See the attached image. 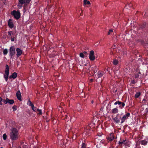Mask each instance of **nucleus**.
<instances>
[{"label": "nucleus", "instance_id": "1", "mask_svg": "<svg viewBox=\"0 0 148 148\" xmlns=\"http://www.w3.org/2000/svg\"><path fill=\"white\" fill-rule=\"evenodd\" d=\"M10 136L12 140H17L18 136V132L17 129L14 128H12L10 130Z\"/></svg>", "mask_w": 148, "mask_h": 148}, {"label": "nucleus", "instance_id": "2", "mask_svg": "<svg viewBox=\"0 0 148 148\" xmlns=\"http://www.w3.org/2000/svg\"><path fill=\"white\" fill-rule=\"evenodd\" d=\"M11 14L14 16L16 19H18L20 16V13L18 11H16L15 10H13L11 12Z\"/></svg>", "mask_w": 148, "mask_h": 148}, {"label": "nucleus", "instance_id": "3", "mask_svg": "<svg viewBox=\"0 0 148 148\" xmlns=\"http://www.w3.org/2000/svg\"><path fill=\"white\" fill-rule=\"evenodd\" d=\"M121 119V116L119 114H118L115 117L112 118L114 121L116 123L120 122Z\"/></svg>", "mask_w": 148, "mask_h": 148}, {"label": "nucleus", "instance_id": "4", "mask_svg": "<svg viewBox=\"0 0 148 148\" xmlns=\"http://www.w3.org/2000/svg\"><path fill=\"white\" fill-rule=\"evenodd\" d=\"M9 51L10 56H11V58H12L15 53L14 47V46L11 47L9 49Z\"/></svg>", "mask_w": 148, "mask_h": 148}, {"label": "nucleus", "instance_id": "5", "mask_svg": "<svg viewBox=\"0 0 148 148\" xmlns=\"http://www.w3.org/2000/svg\"><path fill=\"white\" fill-rule=\"evenodd\" d=\"M130 116V114L129 113H127L124 115L121 119V123H123L125 120L127 119Z\"/></svg>", "mask_w": 148, "mask_h": 148}, {"label": "nucleus", "instance_id": "6", "mask_svg": "<svg viewBox=\"0 0 148 148\" xmlns=\"http://www.w3.org/2000/svg\"><path fill=\"white\" fill-rule=\"evenodd\" d=\"M94 52L92 50L90 51V52L89 54V58L91 60L93 61L95 59V57L94 55Z\"/></svg>", "mask_w": 148, "mask_h": 148}, {"label": "nucleus", "instance_id": "7", "mask_svg": "<svg viewBox=\"0 0 148 148\" xmlns=\"http://www.w3.org/2000/svg\"><path fill=\"white\" fill-rule=\"evenodd\" d=\"M16 56L17 57H19L22 53L23 51L20 49L17 48L16 49Z\"/></svg>", "mask_w": 148, "mask_h": 148}, {"label": "nucleus", "instance_id": "8", "mask_svg": "<svg viewBox=\"0 0 148 148\" xmlns=\"http://www.w3.org/2000/svg\"><path fill=\"white\" fill-rule=\"evenodd\" d=\"M114 139V135L113 133H111L107 138V139L108 140L111 141Z\"/></svg>", "mask_w": 148, "mask_h": 148}, {"label": "nucleus", "instance_id": "9", "mask_svg": "<svg viewBox=\"0 0 148 148\" xmlns=\"http://www.w3.org/2000/svg\"><path fill=\"white\" fill-rule=\"evenodd\" d=\"M8 24L9 27L10 28H12L14 27V24L11 19H9L8 20Z\"/></svg>", "mask_w": 148, "mask_h": 148}, {"label": "nucleus", "instance_id": "10", "mask_svg": "<svg viewBox=\"0 0 148 148\" xmlns=\"http://www.w3.org/2000/svg\"><path fill=\"white\" fill-rule=\"evenodd\" d=\"M127 140H121V141H120L119 142V145H126L127 143Z\"/></svg>", "mask_w": 148, "mask_h": 148}, {"label": "nucleus", "instance_id": "11", "mask_svg": "<svg viewBox=\"0 0 148 148\" xmlns=\"http://www.w3.org/2000/svg\"><path fill=\"white\" fill-rule=\"evenodd\" d=\"M31 0H19V3L22 5L25 3H29Z\"/></svg>", "mask_w": 148, "mask_h": 148}, {"label": "nucleus", "instance_id": "12", "mask_svg": "<svg viewBox=\"0 0 148 148\" xmlns=\"http://www.w3.org/2000/svg\"><path fill=\"white\" fill-rule=\"evenodd\" d=\"M17 97L18 100L20 101L21 100V93L19 90L16 93Z\"/></svg>", "mask_w": 148, "mask_h": 148}, {"label": "nucleus", "instance_id": "13", "mask_svg": "<svg viewBox=\"0 0 148 148\" xmlns=\"http://www.w3.org/2000/svg\"><path fill=\"white\" fill-rule=\"evenodd\" d=\"M118 104L119 105H120L121 104H122V106L121 107V106H119V107L122 108H123L125 105V104L124 103L121 102L119 101H117L116 102H115L114 103V104L116 105Z\"/></svg>", "mask_w": 148, "mask_h": 148}, {"label": "nucleus", "instance_id": "14", "mask_svg": "<svg viewBox=\"0 0 148 148\" xmlns=\"http://www.w3.org/2000/svg\"><path fill=\"white\" fill-rule=\"evenodd\" d=\"M5 72V74L4 75L8 76L9 75V68L7 65H6V69Z\"/></svg>", "mask_w": 148, "mask_h": 148}, {"label": "nucleus", "instance_id": "15", "mask_svg": "<svg viewBox=\"0 0 148 148\" xmlns=\"http://www.w3.org/2000/svg\"><path fill=\"white\" fill-rule=\"evenodd\" d=\"M17 74L16 72L13 73L11 75H10L9 77L10 78H13V79H15L16 78V77H17Z\"/></svg>", "mask_w": 148, "mask_h": 148}, {"label": "nucleus", "instance_id": "16", "mask_svg": "<svg viewBox=\"0 0 148 148\" xmlns=\"http://www.w3.org/2000/svg\"><path fill=\"white\" fill-rule=\"evenodd\" d=\"M92 70L93 72L95 73L97 72L98 68L96 66H93L92 67Z\"/></svg>", "mask_w": 148, "mask_h": 148}, {"label": "nucleus", "instance_id": "17", "mask_svg": "<svg viewBox=\"0 0 148 148\" xmlns=\"http://www.w3.org/2000/svg\"><path fill=\"white\" fill-rule=\"evenodd\" d=\"M118 109L117 108H115L112 110V113L114 114H116L118 113Z\"/></svg>", "mask_w": 148, "mask_h": 148}, {"label": "nucleus", "instance_id": "18", "mask_svg": "<svg viewBox=\"0 0 148 148\" xmlns=\"http://www.w3.org/2000/svg\"><path fill=\"white\" fill-rule=\"evenodd\" d=\"M147 143V142L145 140H141L140 141V143L142 145H146Z\"/></svg>", "mask_w": 148, "mask_h": 148}, {"label": "nucleus", "instance_id": "19", "mask_svg": "<svg viewBox=\"0 0 148 148\" xmlns=\"http://www.w3.org/2000/svg\"><path fill=\"white\" fill-rule=\"evenodd\" d=\"M84 4L85 5H86L87 4L90 5V2L87 0H84Z\"/></svg>", "mask_w": 148, "mask_h": 148}, {"label": "nucleus", "instance_id": "20", "mask_svg": "<svg viewBox=\"0 0 148 148\" xmlns=\"http://www.w3.org/2000/svg\"><path fill=\"white\" fill-rule=\"evenodd\" d=\"M8 103L10 104H13L14 102V100L12 99L10 100L8 99Z\"/></svg>", "mask_w": 148, "mask_h": 148}, {"label": "nucleus", "instance_id": "21", "mask_svg": "<svg viewBox=\"0 0 148 148\" xmlns=\"http://www.w3.org/2000/svg\"><path fill=\"white\" fill-rule=\"evenodd\" d=\"M134 148H140L139 143H137L134 146Z\"/></svg>", "mask_w": 148, "mask_h": 148}, {"label": "nucleus", "instance_id": "22", "mask_svg": "<svg viewBox=\"0 0 148 148\" xmlns=\"http://www.w3.org/2000/svg\"><path fill=\"white\" fill-rule=\"evenodd\" d=\"M27 104L29 106H30L32 107L34 105L29 100L28 102L27 103Z\"/></svg>", "mask_w": 148, "mask_h": 148}, {"label": "nucleus", "instance_id": "23", "mask_svg": "<svg viewBox=\"0 0 148 148\" xmlns=\"http://www.w3.org/2000/svg\"><path fill=\"white\" fill-rule=\"evenodd\" d=\"M140 95V93L138 92H137L135 95V97L136 98H138Z\"/></svg>", "mask_w": 148, "mask_h": 148}, {"label": "nucleus", "instance_id": "24", "mask_svg": "<svg viewBox=\"0 0 148 148\" xmlns=\"http://www.w3.org/2000/svg\"><path fill=\"white\" fill-rule=\"evenodd\" d=\"M103 74L100 72H98V77H102Z\"/></svg>", "mask_w": 148, "mask_h": 148}, {"label": "nucleus", "instance_id": "25", "mask_svg": "<svg viewBox=\"0 0 148 148\" xmlns=\"http://www.w3.org/2000/svg\"><path fill=\"white\" fill-rule=\"evenodd\" d=\"M8 53V50L7 49H5L3 51V53L4 55H5L7 54Z\"/></svg>", "mask_w": 148, "mask_h": 148}, {"label": "nucleus", "instance_id": "26", "mask_svg": "<svg viewBox=\"0 0 148 148\" xmlns=\"http://www.w3.org/2000/svg\"><path fill=\"white\" fill-rule=\"evenodd\" d=\"M81 148H86V145L84 143H83L82 145Z\"/></svg>", "mask_w": 148, "mask_h": 148}, {"label": "nucleus", "instance_id": "27", "mask_svg": "<svg viewBox=\"0 0 148 148\" xmlns=\"http://www.w3.org/2000/svg\"><path fill=\"white\" fill-rule=\"evenodd\" d=\"M118 63V61L116 60H115L113 61V63L114 65H116Z\"/></svg>", "mask_w": 148, "mask_h": 148}, {"label": "nucleus", "instance_id": "28", "mask_svg": "<svg viewBox=\"0 0 148 148\" xmlns=\"http://www.w3.org/2000/svg\"><path fill=\"white\" fill-rule=\"evenodd\" d=\"M8 99L7 98L6 100L3 99V100L2 101L5 104L8 103Z\"/></svg>", "mask_w": 148, "mask_h": 148}, {"label": "nucleus", "instance_id": "29", "mask_svg": "<svg viewBox=\"0 0 148 148\" xmlns=\"http://www.w3.org/2000/svg\"><path fill=\"white\" fill-rule=\"evenodd\" d=\"M8 76L4 75V77L6 82L8 81Z\"/></svg>", "mask_w": 148, "mask_h": 148}, {"label": "nucleus", "instance_id": "30", "mask_svg": "<svg viewBox=\"0 0 148 148\" xmlns=\"http://www.w3.org/2000/svg\"><path fill=\"white\" fill-rule=\"evenodd\" d=\"M13 33L12 31H10L8 32V34L10 36H11L12 35H13Z\"/></svg>", "mask_w": 148, "mask_h": 148}, {"label": "nucleus", "instance_id": "31", "mask_svg": "<svg viewBox=\"0 0 148 148\" xmlns=\"http://www.w3.org/2000/svg\"><path fill=\"white\" fill-rule=\"evenodd\" d=\"M3 139L4 140H6V139L7 138V136L5 134H3Z\"/></svg>", "mask_w": 148, "mask_h": 148}, {"label": "nucleus", "instance_id": "32", "mask_svg": "<svg viewBox=\"0 0 148 148\" xmlns=\"http://www.w3.org/2000/svg\"><path fill=\"white\" fill-rule=\"evenodd\" d=\"M12 108L14 111L16 110L17 109V107L15 106H13Z\"/></svg>", "mask_w": 148, "mask_h": 148}, {"label": "nucleus", "instance_id": "33", "mask_svg": "<svg viewBox=\"0 0 148 148\" xmlns=\"http://www.w3.org/2000/svg\"><path fill=\"white\" fill-rule=\"evenodd\" d=\"M79 56L81 57L82 58H84V56H85L84 55V53H80V54H79Z\"/></svg>", "mask_w": 148, "mask_h": 148}, {"label": "nucleus", "instance_id": "34", "mask_svg": "<svg viewBox=\"0 0 148 148\" xmlns=\"http://www.w3.org/2000/svg\"><path fill=\"white\" fill-rule=\"evenodd\" d=\"M37 111L38 112V114L40 115L42 114V111L41 110L39 109H37Z\"/></svg>", "mask_w": 148, "mask_h": 148}, {"label": "nucleus", "instance_id": "35", "mask_svg": "<svg viewBox=\"0 0 148 148\" xmlns=\"http://www.w3.org/2000/svg\"><path fill=\"white\" fill-rule=\"evenodd\" d=\"M32 108L34 111L35 112L36 111V108L34 106L32 107Z\"/></svg>", "mask_w": 148, "mask_h": 148}, {"label": "nucleus", "instance_id": "36", "mask_svg": "<svg viewBox=\"0 0 148 148\" xmlns=\"http://www.w3.org/2000/svg\"><path fill=\"white\" fill-rule=\"evenodd\" d=\"M54 52H55L53 51V53H51V57H54L55 56V54L54 53Z\"/></svg>", "mask_w": 148, "mask_h": 148}, {"label": "nucleus", "instance_id": "37", "mask_svg": "<svg viewBox=\"0 0 148 148\" xmlns=\"http://www.w3.org/2000/svg\"><path fill=\"white\" fill-rule=\"evenodd\" d=\"M113 32V31L112 30H110L109 32H108V35H109L111 33H112Z\"/></svg>", "mask_w": 148, "mask_h": 148}, {"label": "nucleus", "instance_id": "38", "mask_svg": "<svg viewBox=\"0 0 148 148\" xmlns=\"http://www.w3.org/2000/svg\"><path fill=\"white\" fill-rule=\"evenodd\" d=\"M23 148H27L28 146L27 145H23Z\"/></svg>", "mask_w": 148, "mask_h": 148}, {"label": "nucleus", "instance_id": "39", "mask_svg": "<svg viewBox=\"0 0 148 148\" xmlns=\"http://www.w3.org/2000/svg\"><path fill=\"white\" fill-rule=\"evenodd\" d=\"M106 70L107 72H108V73H110V68H108Z\"/></svg>", "mask_w": 148, "mask_h": 148}, {"label": "nucleus", "instance_id": "40", "mask_svg": "<svg viewBox=\"0 0 148 148\" xmlns=\"http://www.w3.org/2000/svg\"><path fill=\"white\" fill-rule=\"evenodd\" d=\"M139 76V75L138 74H137L135 75V77L136 78H138V77Z\"/></svg>", "mask_w": 148, "mask_h": 148}, {"label": "nucleus", "instance_id": "41", "mask_svg": "<svg viewBox=\"0 0 148 148\" xmlns=\"http://www.w3.org/2000/svg\"><path fill=\"white\" fill-rule=\"evenodd\" d=\"M104 142V140H101L100 143L102 144H103Z\"/></svg>", "mask_w": 148, "mask_h": 148}, {"label": "nucleus", "instance_id": "42", "mask_svg": "<svg viewBox=\"0 0 148 148\" xmlns=\"http://www.w3.org/2000/svg\"><path fill=\"white\" fill-rule=\"evenodd\" d=\"M14 38H12V37H11V40L13 42V41H14Z\"/></svg>", "mask_w": 148, "mask_h": 148}, {"label": "nucleus", "instance_id": "43", "mask_svg": "<svg viewBox=\"0 0 148 148\" xmlns=\"http://www.w3.org/2000/svg\"><path fill=\"white\" fill-rule=\"evenodd\" d=\"M18 8H21V5H20L19 4H18Z\"/></svg>", "mask_w": 148, "mask_h": 148}, {"label": "nucleus", "instance_id": "44", "mask_svg": "<svg viewBox=\"0 0 148 148\" xmlns=\"http://www.w3.org/2000/svg\"><path fill=\"white\" fill-rule=\"evenodd\" d=\"M84 53V55L85 56L86 55V51H84L83 53Z\"/></svg>", "mask_w": 148, "mask_h": 148}, {"label": "nucleus", "instance_id": "45", "mask_svg": "<svg viewBox=\"0 0 148 148\" xmlns=\"http://www.w3.org/2000/svg\"><path fill=\"white\" fill-rule=\"evenodd\" d=\"M64 115H65V118H66H66H67V115H66V114H65ZM65 119V118H64L63 119Z\"/></svg>", "mask_w": 148, "mask_h": 148}, {"label": "nucleus", "instance_id": "46", "mask_svg": "<svg viewBox=\"0 0 148 148\" xmlns=\"http://www.w3.org/2000/svg\"><path fill=\"white\" fill-rule=\"evenodd\" d=\"M3 99L1 98L0 97V102H1V101H2Z\"/></svg>", "mask_w": 148, "mask_h": 148}, {"label": "nucleus", "instance_id": "47", "mask_svg": "<svg viewBox=\"0 0 148 148\" xmlns=\"http://www.w3.org/2000/svg\"><path fill=\"white\" fill-rule=\"evenodd\" d=\"M109 148H114V147L113 146H111L109 147Z\"/></svg>", "mask_w": 148, "mask_h": 148}, {"label": "nucleus", "instance_id": "48", "mask_svg": "<svg viewBox=\"0 0 148 148\" xmlns=\"http://www.w3.org/2000/svg\"><path fill=\"white\" fill-rule=\"evenodd\" d=\"M129 6L130 7H131V6H132V4L131 3H130V4H129Z\"/></svg>", "mask_w": 148, "mask_h": 148}, {"label": "nucleus", "instance_id": "49", "mask_svg": "<svg viewBox=\"0 0 148 148\" xmlns=\"http://www.w3.org/2000/svg\"><path fill=\"white\" fill-rule=\"evenodd\" d=\"M0 104L1 105H3V103H2V102H0Z\"/></svg>", "mask_w": 148, "mask_h": 148}, {"label": "nucleus", "instance_id": "50", "mask_svg": "<svg viewBox=\"0 0 148 148\" xmlns=\"http://www.w3.org/2000/svg\"><path fill=\"white\" fill-rule=\"evenodd\" d=\"M88 126H89V127H91L92 126H91V125H90V124H89V125H88Z\"/></svg>", "mask_w": 148, "mask_h": 148}, {"label": "nucleus", "instance_id": "51", "mask_svg": "<svg viewBox=\"0 0 148 148\" xmlns=\"http://www.w3.org/2000/svg\"><path fill=\"white\" fill-rule=\"evenodd\" d=\"M51 51L49 50V51L48 52V53H49V54H50V52Z\"/></svg>", "mask_w": 148, "mask_h": 148}, {"label": "nucleus", "instance_id": "52", "mask_svg": "<svg viewBox=\"0 0 148 148\" xmlns=\"http://www.w3.org/2000/svg\"><path fill=\"white\" fill-rule=\"evenodd\" d=\"M145 101V99H143V101Z\"/></svg>", "mask_w": 148, "mask_h": 148}, {"label": "nucleus", "instance_id": "53", "mask_svg": "<svg viewBox=\"0 0 148 148\" xmlns=\"http://www.w3.org/2000/svg\"><path fill=\"white\" fill-rule=\"evenodd\" d=\"M91 102V103L92 104L93 103V101H92Z\"/></svg>", "mask_w": 148, "mask_h": 148}, {"label": "nucleus", "instance_id": "54", "mask_svg": "<svg viewBox=\"0 0 148 148\" xmlns=\"http://www.w3.org/2000/svg\"><path fill=\"white\" fill-rule=\"evenodd\" d=\"M94 126H95V125L93 123H92V126H93V127H94Z\"/></svg>", "mask_w": 148, "mask_h": 148}, {"label": "nucleus", "instance_id": "55", "mask_svg": "<svg viewBox=\"0 0 148 148\" xmlns=\"http://www.w3.org/2000/svg\"><path fill=\"white\" fill-rule=\"evenodd\" d=\"M120 105V106H121V107H122V104H121V105Z\"/></svg>", "mask_w": 148, "mask_h": 148}, {"label": "nucleus", "instance_id": "56", "mask_svg": "<svg viewBox=\"0 0 148 148\" xmlns=\"http://www.w3.org/2000/svg\"><path fill=\"white\" fill-rule=\"evenodd\" d=\"M75 136H77L76 134H75Z\"/></svg>", "mask_w": 148, "mask_h": 148}, {"label": "nucleus", "instance_id": "57", "mask_svg": "<svg viewBox=\"0 0 148 148\" xmlns=\"http://www.w3.org/2000/svg\"><path fill=\"white\" fill-rule=\"evenodd\" d=\"M74 136H75V135H74V136H73V138H74Z\"/></svg>", "mask_w": 148, "mask_h": 148}, {"label": "nucleus", "instance_id": "58", "mask_svg": "<svg viewBox=\"0 0 148 148\" xmlns=\"http://www.w3.org/2000/svg\"><path fill=\"white\" fill-rule=\"evenodd\" d=\"M53 50V49H51L52 50Z\"/></svg>", "mask_w": 148, "mask_h": 148}, {"label": "nucleus", "instance_id": "59", "mask_svg": "<svg viewBox=\"0 0 148 148\" xmlns=\"http://www.w3.org/2000/svg\"><path fill=\"white\" fill-rule=\"evenodd\" d=\"M1 148H3V147H1Z\"/></svg>", "mask_w": 148, "mask_h": 148}, {"label": "nucleus", "instance_id": "60", "mask_svg": "<svg viewBox=\"0 0 148 148\" xmlns=\"http://www.w3.org/2000/svg\"><path fill=\"white\" fill-rule=\"evenodd\" d=\"M147 105H148V104H147Z\"/></svg>", "mask_w": 148, "mask_h": 148}]
</instances>
